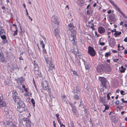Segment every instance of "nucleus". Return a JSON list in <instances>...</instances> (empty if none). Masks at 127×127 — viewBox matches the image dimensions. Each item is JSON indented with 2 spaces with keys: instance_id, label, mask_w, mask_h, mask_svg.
<instances>
[{
  "instance_id": "obj_1",
  "label": "nucleus",
  "mask_w": 127,
  "mask_h": 127,
  "mask_svg": "<svg viewBox=\"0 0 127 127\" xmlns=\"http://www.w3.org/2000/svg\"><path fill=\"white\" fill-rule=\"evenodd\" d=\"M13 95L12 96L13 99L14 101L18 104L21 100V98L19 96H17V93L16 91H13Z\"/></svg>"
},
{
  "instance_id": "obj_2",
  "label": "nucleus",
  "mask_w": 127,
  "mask_h": 127,
  "mask_svg": "<svg viewBox=\"0 0 127 127\" xmlns=\"http://www.w3.org/2000/svg\"><path fill=\"white\" fill-rule=\"evenodd\" d=\"M73 34H71L70 36L69 39L71 43L74 45H76L77 44V42L76 41V37L74 32H72Z\"/></svg>"
},
{
  "instance_id": "obj_3",
  "label": "nucleus",
  "mask_w": 127,
  "mask_h": 127,
  "mask_svg": "<svg viewBox=\"0 0 127 127\" xmlns=\"http://www.w3.org/2000/svg\"><path fill=\"white\" fill-rule=\"evenodd\" d=\"M48 83L47 81H43L41 82V86L43 89L46 90L48 89V91H50V89L48 86Z\"/></svg>"
},
{
  "instance_id": "obj_4",
  "label": "nucleus",
  "mask_w": 127,
  "mask_h": 127,
  "mask_svg": "<svg viewBox=\"0 0 127 127\" xmlns=\"http://www.w3.org/2000/svg\"><path fill=\"white\" fill-rule=\"evenodd\" d=\"M99 80L101 82L102 86L105 88H106V79L103 77H100L99 78Z\"/></svg>"
},
{
  "instance_id": "obj_5",
  "label": "nucleus",
  "mask_w": 127,
  "mask_h": 127,
  "mask_svg": "<svg viewBox=\"0 0 127 127\" xmlns=\"http://www.w3.org/2000/svg\"><path fill=\"white\" fill-rule=\"evenodd\" d=\"M88 52L91 56H95L96 54V52L94 49L90 46L88 47Z\"/></svg>"
},
{
  "instance_id": "obj_6",
  "label": "nucleus",
  "mask_w": 127,
  "mask_h": 127,
  "mask_svg": "<svg viewBox=\"0 0 127 127\" xmlns=\"http://www.w3.org/2000/svg\"><path fill=\"white\" fill-rule=\"evenodd\" d=\"M44 58L47 64H53L52 57L51 56H45Z\"/></svg>"
},
{
  "instance_id": "obj_7",
  "label": "nucleus",
  "mask_w": 127,
  "mask_h": 127,
  "mask_svg": "<svg viewBox=\"0 0 127 127\" xmlns=\"http://www.w3.org/2000/svg\"><path fill=\"white\" fill-rule=\"evenodd\" d=\"M22 120L24 122L26 123V125L27 127H31V122L29 118H24L22 119Z\"/></svg>"
},
{
  "instance_id": "obj_8",
  "label": "nucleus",
  "mask_w": 127,
  "mask_h": 127,
  "mask_svg": "<svg viewBox=\"0 0 127 127\" xmlns=\"http://www.w3.org/2000/svg\"><path fill=\"white\" fill-rule=\"evenodd\" d=\"M68 26L69 29L72 32H75V27L73 24L70 23L68 25Z\"/></svg>"
},
{
  "instance_id": "obj_9",
  "label": "nucleus",
  "mask_w": 127,
  "mask_h": 127,
  "mask_svg": "<svg viewBox=\"0 0 127 127\" xmlns=\"http://www.w3.org/2000/svg\"><path fill=\"white\" fill-rule=\"evenodd\" d=\"M52 24V27L54 29H58V28L60 26L59 23V22H53Z\"/></svg>"
},
{
  "instance_id": "obj_10",
  "label": "nucleus",
  "mask_w": 127,
  "mask_h": 127,
  "mask_svg": "<svg viewBox=\"0 0 127 127\" xmlns=\"http://www.w3.org/2000/svg\"><path fill=\"white\" fill-rule=\"evenodd\" d=\"M6 125H8L9 127H16V125H15L12 122L9 121L6 122Z\"/></svg>"
},
{
  "instance_id": "obj_11",
  "label": "nucleus",
  "mask_w": 127,
  "mask_h": 127,
  "mask_svg": "<svg viewBox=\"0 0 127 127\" xmlns=\"http://www.w3.org/2000/svg\"><path fill=\"white\" fill-rule=\"evenodd\" d=\"M104 68V70L106 71L107 72H110L111 70V68L110 65L107 64H106L105 65V67Z\"/></svg>"
},
{
  "instance_id": "obj_12",
  "label": "nucleus",
  "mask_w": 127,
  "mask_h": 127,
  "mask_svg": "<svg viewBox=\"0 0 127 127\" xmlns=\"http://www.w3.org/2000/svg\"><path fill=\"white\" fill-rule=\"evenodd\" d=\"M49 66L48 71L51 73L53 72V70L54 69L55 65L53 63L49 64Z\"/></svg>"
},
{
  "instance_id": "obj_13",
  "label": "nucleus",
  "mask_w": 127,
  "mask_h": 127,
  "mask_svg": "<svg viewBox=\"0 0 127 127\" xmlns=\"http://www.w3.org/2000/svg\"><path fill=\"white\" fill-rule=\"evenodd\" d=\"M97 70L98 72H101L102 70H104V68L103 65L100 64L97 66Z\"/></svg>"
},
{
  "instance_id": "obj_14",
  "label": "nucleus",
  "mask_w": 127,
  "mask_h": 127,
  "mask_svg": "<svg viewBox=\"0 0 127 127\" xmlns=\"http://www.w3.org/2000/svg\"><path fill=\"white\" fill-rule=\"evenodd\" d=\"M54 33L55 35L56 38L58 39L60 37V31L58 29H54Z\"/></svg>"
},
{
  "instance_id": "obj_15",
  "label": "nucleus",
  "mask_w": 127,
  "mask_h": 127,
  "mask_svg": "<svg viewBox=\"0 0 127 127\" xmlns=\"http://www.w3.org/2000/svg\"><path fill=\"white\" fill-rule=\"evenodd\" d=\"M35 77L36 78H37L39 77H42V75L41 72L39 71L38 70L35 71Z\"/></svg>"
},
{
  "instance_id": "obj_16",
  "label": "nucleus",
  "mask_w": 127,
  "mask_h": 127,
  "mask_svg": "<svg viewBox=\"0 0 127 127\" xmlns=\"http://www.w3.org/2000/svg\"><path fill=\"white\" fill-rule=\"evenodd\" d=\"M115 40L111 39L109 41V45L111 47H113L114 46L115 44Z\"/></svg>"
},
{
  "instance_id": "obj_17",
  "label": "nucleus",
  "mask_w": 127,
  "mask_h": 127,
  "mask_svg": "<svg viewBox=\"0 0 127 127\" xmlns=\"http://www.w3.org/2000/svg\"><path fill=\"white\" fill-rule=\"evenodd\" d=\"M6 105V103L3 101V99H1L0 97V107L2 108L3 107L5 106Z\"/></svg>"
},
{
  "instance_id": "obj_18",
  "label": "nucleus",
  "mask_w": 127,
  "mask_h": 127,
  "mask_svg": "<svg viewBox=\"0 0 127 127\" xmlns=\"http://www.w3.org/2000/svg\"><path fill=\"white\" fill-rule=\"evenodd\" d=\"M51 22L52 23H53V22H59L57 20V16L55 15H53L52 19Z\"/></svg>"
},
{
  "instance_id": "obj_19",
  "label": "nucleus",
  "mask_w": 127,
  "mask_h": 127,
  "mask_svg": "<svg viewBox=\"0 0 127 127\" xmlns=\"http://www.w3.org/2000/svg\"><path fill=\"white\" fill-rule=\"evenodd\" d=\"M25 107H17V110L19 112L21 113L25 111L26 109Z\"/></svg>"
},
{
  "instance_id": "obj_20",
  "label": "nucleus",
  "mask_w": 127,
  "mask_h": 127,
  "mask_svg": "<svg viewBox=\"0 0 127 127\" xmlns=\"http://www.w3.org/2000/svg\"><path fill=\"white\" fill-rule=\"evenodd\" d=\"M109 1L115 7L117 11L119 10L120 9L117 6V5L115 4L113 1L111 0H109Z\"/></svg>"
},
{
  "instance_id": "obj_21",
  "label": "nucleus",
  "mask_w": 127,
  "mask_h": 127,
  "mask_svg": "<svg viewBox=\"0 0 127 127\" xmlns=\"http://www.w3.org/2000/svg\"><path fill=\"white\" fill-rule=\"evenodd\" d=\"M98 31L100 33H103L105 31L104 28L102 27H100L98 28Z\"/></svg>"
},
{
  "instance_id": "obj_22",
  "label": "nucleus",
  "mask_w": 127,
  "mask_h": 127,
  "mask_svg": "<svg viewBox=\"0 0 127 127\" xmlns=\"http://www.w3.org/2000/svg\"><path fill=\"white\" fill-rule=\"evenodd\" d=\"M18 106L17 107H25V103L23 102L22 101H21L19 102H18Z\"/></svg>"
},
{
  "instance_id": "obj_23",
  "label": "nucleus",
  "mask_w": 127,
  "mask_h": 127,
  "mask_svg": "<svg viewBox=\"0 0 127 127\" xmlns=\"http://www.w3.org/2000/svg\"><path fill=\"white\" fill-rule=\"evenodd\" d=\"M72 110L73 113V115L77 116V112L76 111V109L75 107H74L72 108Z\"/></svg>"
},
{
  "instance_id": "obj_24",
  "label": "nucleus",
  "mask_w": 127,
  "mask_h": 127,
  "mask_svg": "<svg viewBox=\"0 0 127 127\" xmlns=\"http://www.w3.org/2000/svg\"><path fill=\"white\" fill-rule=\"evenodd\" d=\"M99 101L100 102L102 103L103 104H105V100L102 97H99Z\"/></svg>"
},
{
  "instance_id": "obj_25",
  "label": "nucleus",
  "mask_w": 127,
  "mask_h": 127,
  "mask_svg": "<svg viewBox=\"0 0 127 127\" xmlns=\"http://www.w3.org/2000/svg\"><path fill=\"white\" fill-rule=\"evenodd\" d=\"M15 80H16L17 82H22L24 81L25 80L23 77H22L15 79Z\"/></svg>"
},
{
  "instance_id": "obj_26",
  "label": "nucleus",
  "mask_w": 127,
  "mask_h": 127,
  "mask_svg": "<svg viewBox=\"0 0 127 127\" xmlns=\"http://www.w3.org/2000/svg\"><path fill=\"white\" fill-rule=\"evenodd\" d=\"M6 60L5 57L4 56H0V60L2 62L4 63Z\"/></svg>"
},
{
  "instance_id": "obj_27",
  "label": "nucleus",
  "mask_w": 127,
  "mask_h": 127,
  "mask_svg": "<svg viewBox=\"0 0 127 127\" xmlns=\"http://www.w3.org/2000/svg\"><path fill=\"white\" fill-rule=\"evenodd\" d=\"M4 111L6 114H8L9 113L8 107H5L4 108Z\"/></svg>"
},
{
  "instance_id": "obj_28",
  "label": "nucleus",
  "mask_w": 127,
  "mask_h": 127,
  "mask_svg": "<svg viewBox=\"0 0 127 127\" xmlns=\"http://www.w3.org/2000/svg\"><path fill=\"white\" fill-rule=\"evenodd\" d=\"M121 33V32H118V31H116L114 34V35L115 37H117V36L120 35Z\"/></svg>"
},
{
  "instance_id": "obj_29",
  "label": "nucleus",
  "mask_w": 127,
  "mask_h": 127,
  "mask_svg": "<svg viewBox=\"0 0 127 127\" xmlns=\"http://www.w3.org/2000/svg\"><path fill=\"white\" fill-rule=\"evenodd\" d=\"M126 69L125 68H124L123 66H122L121 67V69L120 72L121 73H124L125 72V70Z\"/></svg>"
},
{
  "instance_id": "obj_30",
  "label": "nucleus",
  "mask_w": 127,
  "mask_h": 127,
  "mask_svg": "<svg viewBox=\"0 0 127 127\" xmlns=\"http://www.w3.org/2000/svg\"><path fill=\"white\" fill-rule=\"evenodd\" d=\"M3 34H5V32L4 30L0 27V35H1Z\"/></svg>"
},
{
  "instance_id": "obj_31",
  "label": "nucleus",
  "mask_w": 127,
  "mask_h": 127,
  "mask_svg": "<svg viewBox=\"0 0 127 127\" xmlns=\"http://www.w3.org/2000/svg\"><path fill=\"white\" fill-rule=\"evenodd\" d=\"M34 69L35 71L38 70L39 69L38 66L36 63H34Z\"/></svg>"
},
{
  "instance_id": "obj_32",
  "label": "nucleus",
  "mask_w": 127,
  "mask_h": 127,
  "mask_svg": "<svg viewBox=\"0 0 127 127\" xmlns=\"http://www.w3.org/2000/svg\"><path fill=\"white\" fill-rule=\"evenodd\" d=\"M118 12H119L122 15L124 16V17L125 18H127V17L124 14V13L121 11L120 9H119V10H118Z\"/></svg>"
},
{
  "instance_id": "obj_33",
  "label": "nucleus",
  "mask_w": 127,
  "mask_h": 127,
  "mask_svg": "<svg viewBox=\"0 0 127 127\" xmlns=\"http://www.w3.org/2000/svg\"><path fill=\"white\" fill-rule=\"evenodd\" d=\"M86 70H89L90 68V65L89 64H84Z\"/></svg>"
},
{
  "instance_id": "obj_34",
  "label": "nucleus",
  "mask_w": 127,
  "mask_h": 127,
  "mask_svg": "<svg viewBox=\"0 0 127 127\" xmlns=\"http://www.w3.org/2000/svg\"><path fill=\"white\" fill-rule=\"evenodd\" d=\"M40 45H42V47L43 48H45V44H44L43 42V41H40Z\"/></svg>"
},
{
  "instance_id": "obj_35",
  "label": "nucleus",
  "mask_w": 127,
  "mask_h": 127,
  "mask_svg": "<svg viewBox=\"0 0 127 127\" xmlns=\"http://www.w3.org/2000/svg\"><path fill=\"white\" fill-rule=\"evenodd\" d=\"M31 102L33 104V106L34 107L35 106V101H34V99L32 98L31 99Z\"/></svg>"
},
{
  "instance_id": "obj_36",
  "label": "nucleus",
  "mask_w": 127,
  "mask_h": 127,
  "mask_svg": "<svg viewBox=\"0 0 127 127\" xmlns=\"http://www.w3.org/2000/svg\"><path fill=\"white\" fill-rule=\"evenodd\" d=\"M113 16V15H112V14H111L109 16V18L110 20L111 21L113 20L114 18Z\"/></svg>"
},
{
  "instance_id": "obj_37",
  "label": "nucleus",
  "mask_w": 127,
  "mask_h": 127,
  "mask_svg": "<svg viewBox=\"0 0 127 127\" xmlns=\"http://www.w3.org/2000/svg\"><path fill=\"white\" fill-rule=\"evenodd\" d=\"M69 127H75L72 121H71L70 125L69 126Z\"/></svg>"
},
{
  "instance_id": "obj_38",
  "label": "nucleus",
  "mask_w": 127,
  "mask_h": 127,
  "mask_svg": "<svg viewBox=\"0 0 127 127\" xmlns=\"http://www.w3.org/2000/svg\"><path fill=\"white\" fill-rule=\"evenodd\" d=\"M2 35H1L0 36V37L2 39H3L6 38V37L5 36V34H2Z\"/></svg>"
},
{
  "instance_id": "obj_39",
  "label": "nucleus",
  "mask_w": 127,
  "mask_h": 127,
  "mask_svg": "<svg viewBox=\"0 0 127 127\" xmlns=\"http://www.w3.org/2000/svg\"><path fill=\"white\" fill-rule=\"evenodd\" d=\"M105 106V110H108L109 108V107L108 105L106 104H103Z\"/></svg>"
},
{
  "instance_id": "obj_40",
  "label": "nucleus",
  "mask_w": 127,
  "mask_h": 127,
  "mask_svg": "<svg viewBox=\"0 0 127 127\" xmlns=\"http://www.w3.org/2000/svg\"><path fill=\"white\" fill-rule=\"evenodd\" d=\"M73 98L76 99H78L79 98V96L77 95H75L73 96Z\"/></svg>"
},
{
  "instance_id": "obj_41",
  "label": "nucleus",
  "mask_w": 127,
  "mask_h": 127,
  "mask_svg": "<svg viewBox=\"0 0 127 127\" xmlns=\"http://www.w3.org/2000/svg\"><path fill=\"white\" fill-rule=\"evenodd\" d=\"M16 29V31H14V33H13V35L14 36L16 35H17V34L18 29Z\"/></svg>"
},
{
  "instance_id": "obj_42",
  "label": "nucleus",
  "mask_w": 127,
  "mask_h": 127,
  "mask_svg": "<svg viewBox=\"0 0 127 127\" xmlns=\"http://www.w3.org/2000/svg\"><path fill=\"white\" fill-rule=\"evenodd\" d=\"M2 40H3L2 42L4 44H5L6 43H7V41L6 39V38L3 39Z\"/></svg>"
},
{
  "instance_id": "obj_43",
  "label": "nucleus",
  "mask_w": 127,
  "mask_h": 127,
  "mask_svg": "<svg viewBox=\"0 0 127 127\" xmlns=\"http://www.w3.org/2000/svg\"><path fill=\"white\" fill-rule=\"evenodd\" d=\"M8 81V80H5L4 81V83L5 85H7L9 84V82Z\"/></svg>"
},
{
  "instance_id": "obj_44",
  "label": "nucleus",
  "mask_w": 127,
  "mask_h": 127,
  "mask_svg": "<svg viewBox=\"0 0 127 127\" xmlns=\"http://www.w3.org/2000/svg\"><path fill=\"white\" fill-rule=\"evenodd\" d=\"M121 94L122 95H124L125 94V92L123 90H121L120 91Z\"/></svg>"
},
{
  "instance_id": "obj_45",
  "label": "nucleus",
  "mask_w": 127,
  "mask_h": 127,
  "mask_svg": "<svg viewBox=\"0 0 127 127\" xmlns=\"http://www.w3.org/2000/svg\"><path fill=\"white\" fill-rule=\"evenodd\" d=\"M110 94V93H109L107 94V98L108 100L110 99V97L109 95V94Z\"/></svg>"
},
{
  "instance_id": "obj_46",
  "label": "nucleus",
  "mask_w": 127,
  "mask_h": 127,
  "mask_svg": "<svg viewBox=\"0 0 127 127\" xmlns=\"http://www.w3.org/2000/svg\"><path fill=\"white\" fill-rule=\"evenodd\" d=\"M110 118L112 120H114L115 118V117L114 115H111L110 116Z\"/></svg>"
},
{
  "instance_id": "obj_47",
  "label": "nucleus",
  "mask_w": 127,
  "mask_h": 127,
  "mask_svg": "<svg viewBox=\"0 0 127 127\" xmlns=\"http://www.w3.org/2000/svg\"><path fill=\"white\" fill-rule=\"evenodd\" d=\"M121 100L122 101L123 103H127V100L126 101L124 100V99L123 98H122Z\"/></svg>"
},
{
  "instance_id": "obj_48",
  "label": "nucleus",
  "mask_w": 127,
  "mask_h": 127,
  "mask_svg": "<svg viewBox=\"0 0 127 127\" xmlns=\"http://www.w3.org/2000/svg\"><path fill=\"white\" fill-rule=\"evenodd\" d=\"M91 28L93 29V30L94 28V23H93L92 24V25L91 26H89Z\"/></svg>"
},
{
  "instance_id": "obj_49",
  "label": "nucleus",
  "mask_w": 127,
  "mask_h": 127,
  "mask_svg": "<svg viewBox=\"0 0 127 127\" xmlns=\"http://www.w3.org/2000/svg\"><path fill=\"white\" fill-rule=\"evenodd\" d=\"M57 120L58 121V122L60 124H61V122L60 121V119L59 118H57Z\"/></svg>"
},
{
  "instance_id": "obj_50",
  "label": "nucleus",
  "mask_w": 127,
  "mask_h": 127,
  "mask_svg": "<svg viewBox=\"0 0 127 127\" xmlns=\"http://www.w3.org/2000/svg\"><path fill=\"white\" fill-rule=\"evenodd\" d=\"M80 104L79 105V107H80L82 105H83V102L82 100H81L80 101Z\"/></svg>"
},
{
  "instance_id": "obj_51",
  "label": "nucleus",
  "mask_w": 127,
  "mask_h": 127,
  "mask_svg": "<svg viewBox=\"0 0 127 127\" xmlns=\"http://www.w3.org/2000/svg\"><path fill=\"white\" fill-rule=\"evenodd\" d=\"M119 60V59H113V60L114 62H116L117 61H118Z\"/></svg>"
},
{
  "instance_id": "obj_52",
  "label": "nucleus",
  "mask_w": 127,
  "mask_h": 127,
  "mask_svg": "<svg viewBox=\"0 0 127 127\" xmlns=\"http://www.w3.org/2000/svg\"><path fill=\"white\" fill-rule=\"evenodd\" d=\"M43 51L44 53L45 54H45H46V51L45 49L44 48H43Z\"/></svg>"
},
{
  "instance_id": "obj_53",
  "label": "nucleus",
  "mask_w": 127,
  "mask_h": 127,
  "mask_svg": "<svg viewBox=\"0 0 127 127\" xmlns=\"http://www.w3.org/2000/svg\"><path fill=\"white\" fill-rule=\"evenodd\" d=\"M115 103V104H116L117 105H118L119 104V101L118 100H117Z\"/></svg>"
},
{
  "instance_id": "obj_54",
  "label": "nucleus",
  "mask_w": 127,
  "mask_h": 127,
  "mask_svg": "<svg viewBox=\"0 0 127 127\" xmlns=\"http://www.w3.org/2000/svg\"><path fill=\"white\" fill-rule=\"evenodd\" d=\"M69 104L71 106L72 108L74 107L73 104L71 103H70Z\"/></svg>"
},
{
  "instance_id": "obj_55",
  "label": "nucleus",
  "mask_w": 127,
  "mask_h": 127,
  "mask_svg": "<svg viewBox=\"0 0 127 127\" xmlns=\"http://www.w3.org/2000/svg\"><path fill=\"white\" fill-rule=\"evenodd\" d=\"M110 53L109 52L108 53H106L105 56H109L110 55Z\"/></svg>"
},
{
  "instance_id": "obj_56",
  "label": "nucleus",
  "mask_w": 127,
  "mask_h": 127,
  "mask_svg": "<svg viewBox=\"0 0 127 127\" xmlns=\"http://www.w3.org/2000/svg\"><path fill=\"white\" fill-rule=\"evenodd\" d=\"M99 44L101 45H105V43L103 42H100L99 43Z\"/></svg>"
},
{
  "instance_id": "obj_57",
  "label": "nucleus",
  "mask_w": 127,
  "mask_h": 127,
  "mask_svg": "<svg viewBox=\"0 0 127 127\" xmlns=\"http://www.w3.org/2000/svg\"><path fill=\"white\" fill-rule=\"evenodd\" d=\"M60 125L61 127H65L64 125H63L62 124H61Z\"/></svg>"
},
{
  "instance_id": "obj_58",
  "label": "nucleus",
  "mask_w": 127,
  "mask_h": 127,
  "mask_svg": "<svg viewBox=\"0 0 127 127\" xmlns=\"http://www.w3.org/2000/svg\"><path fill=\"white\" fill-rule=\"evenodd\" d=\"M59 114L58 113H57L56 114V116L57 117V118H59Z\"/></svg>"
},
{
  "instance_id": "obj_59",
  "label": "nucleus",
  "mask_w": 127,
  "mask_h": 127,
  "mask_svg": "<svg viewBox=\"0 0 127 127\" xmlns=\"http://www.w3.org/2000/svg\"><path fill=\"white\" fill-rule=\"evenodd\" d=\"M26 15L27 16H28L29 14L28 13V11H27V9H26Z\"/></svg>"
},
{
  "instance_id": "obj_60",
  "label": "nucleus",
  "mask_w": 127,
  "mask_h": 127,
  "mask_svg": "<svg viewBox=\"0 0 127 127\" xmlns=\"http://www.w3.org/2000/svg\"><path fill=\"white\" fill-rule=\"evenodd\" d=\"M124 23H125V27H127V21L125 22Z\"/></svg>"
},
{
  "instance_id": "obj_61",
  "label": "nucleus",
  "mask_w": 127,
  "mask_h": 127,
  "mask_svg": "<svg viewBox=\"0 0 127 127\" xmlns=\"http://www.w3.org/2000/svg\"><path fill=\"white\" fill-rule=\"evenodd\" d=\"M3 53L1 50L0 49V56H2Z\"/></svg>"
},
{
  "instance_id": "obj_62",
  "label": "nucleus",
  "mask_w": 127,
  "mask_h": 127,
  "mask_svg": "<svg viewBox=\"0 0 127 127\" xmlns=\"http://www.w3.org/2000/svg\"><path fill=\"white\" fill-rule=\"evenodd\" d=\"M72 71L73 72V74L74 75H76L77 74V72L76 71Z\"/></svg>"
},
{
  "instance_id": "obj_63",
  "label": "nucleus",
  "mask_w": 127,
  "mask_h": 127,
  "mask_svg": "<svg viewBox=\"0 0 127 127\" xmlns=\"http://www.w3.org/2000/svg\"><path fill=\"white\" fill-rule=\"evenodd\" d=\"M116 29H114L113 30H112L111 31V32H116Z\"/></svg>"
},
{
  "instance_id": "obj_64",
  "label": "nucleus",
  "mask_w": 127,
  "mask_h": 127,
  "mask_svg": "<svg viewBox=\"0 0 127 127\" xmlns=\"http://www.w3.org/2000/svg\"><path fill=\"white\" fill-rule=\"evenodd\" d=\"M124 41L126 42H127V37H126L124 39Z\"/></svg>"
}]
</instances>
